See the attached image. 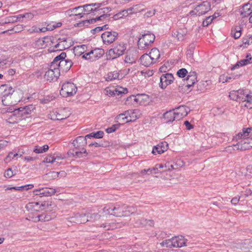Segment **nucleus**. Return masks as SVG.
Listing matches in <instances>:
<instances>
[{
  "instance_id": "f257e3e1",
  "label": "nucleus",
  "mask_w": 252,
  "mask_h": 252,
  "mask_svg": "<svg viewBox=\"0 0 252 252\" xmlns=\"http://www.w3.org/2000/svg\"><path fill=\"white\" fill-rule=\"evenodd\" d=\"M252 130L251 128H243V131L239 132L236 136V140H242L239 142L236 145L227 147V151L230 150L233 147H235L237 150L241 151H245L252 148V137H249L251 131Z\"/></svg>"
},
{
  "instance_id": "f03ea898",
  "label": "nucleus",
  "mask_w": 252,
  "mask_h": 252,
  "mask_svg": "<svg viewBox=\"0 0 252 252\" xmlns=\"http://www.w3.org/2000/svg\"><path fill=\"white\" fill-rule=\"evenodd\" d=\"M87 138L82 136L77 137L72 142L74 148L72 151H69L68 152L70 157L75 158H82L83 157V154H86L87 151L84 148V147L87 144Z\"/></svg>"
},
{
  "instance_id": "7ed1b4c3",
  "label": "nucleus",
  "mask_w": 252,
  "mask_h": 252,
  "mask_svg": "<svg viewBox=\"0 0 252 252\" xmlns=\"http://www.w3.org/2000/svg\"><path fill=\"white\" fill-rule=\"evenodd\" d=\"M66 53L62 52L60 55L56 57L52 62V67L56 66L60 71L66 72L68 71L73 64L71 60L65 59Z\"/></svg>"
},
{
  "instance_id": "20e7f679",
  "label": "nucleus",
  "mask_w": 252,
  "mask_h": 252,
  "mask_svg": "<svg viewBox=\"0 0 252 252\" xmlns=\"http://www.w3.org/2000/svg\"><path fill=\"white\" fill-rule=\"evenodd\" d=\"M1 113L4 115L6 121L10 124H15L20 121L23 120L20 110L12 107L3 108L1 110Z\"/></svg>"
},
{
  "instance_id": "39448f33",
  "label": "nucleus",
  "mask_w": 252,
  "mask_h": 252,
  "mask_svg": "<svg viewBox=\"0 0 252 252\" xmlns=\"http://www.w3.org/2000/svg\"><path fill=\"white\" fill-rule=\"evenodd\" d=\"M155 39V35L148 32L139 38L137 44L138 49L143 50L148 48L154 42Z\"/></svg>"
},
{
  "instance_id": "423d86ee",
  "label": "nucleus",
  "mask_w": 252,
  "mask_h": 252,
  "mask_svg": "<svg viewBox=\"0 0 252 252\" xmlns=\"http://www.w3.org/2000/svg\"><path fill=\"white\" fill-rule=\"evenodd\" d=\"M211 9V4L210 2L205 0L197 5L189 15L200 16L206 14Z\"/></svg>"
},
{
  "instance_id": "0eeeda50",
  "label": "nucleus",
  "mask_w": 252,
  "mask_h": 252,
  "mask_svg": "<svg viewBox=\"0 0 252 252\" xmlns=\"http://www.w3.org/2000/svg\"><path fill=\"white\" fill-rule=\"evenodd\" d=\"M186 83L183 84V86L179 85L178 89L180 92H185L189 90V89L193 86V85L197 82V75L195 72H190L186 79Z\"/></svg>"
},
{
  "instance_id": "6e6552de",
  "label": "nucleus",
  "mask_w": 252,
  "mask_h": 252,
  "mask_svg": "<svg viewBox=\"0 0 252 252\" xmlns=\"http://www.w3.org/2000/svg\"><path fill=\"white\" fill-rule=\"evenodd\" d=\"M77 90V87L73 83L68 82L63 84L60 94L63 96L66 97L75 94Z\"/></svg>"
},
{
  "instance_id": "1a4fd4ad",
  "label": "nucleus",
  "mask_w": 252,
  "mask_h": 252,
  "mask_svg": "<svg viewBox=\"0 0 252 252\" xmlns=\"http://www.w3.org/2000/svg\"><path fill=\"white\" fill-rule=\"evenodd\" d=\"M126 50L124 44H119L108 51V56L109 59H114L123 55Z\"/></svg>"
},
{
  "instance_id": "9d476101",
  "label": "nucleus",
  "mask_w": 252,
  "mask_h": 252,
  "mask_svg": "<svg viewBox=\"0 0 252 252\" xmlns=\"http://www.w3.org/2000/svg\"><path fill=\"white\" fill-rule=\"evenodd\" d=\"M52 67V62L51 63L50 68L46 71L44 78L49 82L55 81L57 80L60 75V72L59 68L56 66Z\"/></svg>"
},
{
  "instance_id": "9b49d317",
  "label": "nucleus",
  "mask_w": 252,
  "mask_h": 252,
  "mask_svg": "<svg viewBox=\"0 0 252 252\" xmlns=\"http://www.w3.org/2000/svg\"><path fill=\"white\" fill-rule=\"evenodd\" d=\"M139 111L138 109L128 110L117 115L116 119L119 120L122 117L126 115L129 119L126 121V122H134L139 118Z\"/></svg>"
},
{
  "instance_id": "f8f14e48",
  "label": "nucleus",
  "mask_w": 252,
  "mask_h": 252,
  "mask_svg": "<svg viewBox=\"0 0 252 252\" xmlns=\"http://www.w3.org/2000/svg\"><path fill=\"white\" fill-rule=\"evenodd\" d=\"M118 33L116 32H105L101 34V38L106 45L113 43L118 37Z\"/></svg>"
},
{
  "instance_id": "ddd939ff",
  "label": "nucleus",
  "mask_w": 252,
  "mask_h": 252,
  "mask_svg": "<svg viewBox=\"0 0 252 252\" xmlns=\"http://www.w3.org/2000/svg\"><path fill=\"white\" fill-rule=\"evenodd\" d=\"M174 79V77L171 73L162 74L160 77L159 87L162 89L166 88L168 85L173 82Z\"/></svg>"
},
{
  "instance_id": "4468645a",
  "label": "nucleus",
  "mask_w": 252,
  "mask_h": 252,
  "mask_svg": "<svg viewBox=\"0 0 252 252\" xmlns=\"http://www.w3.org/2000/svg\"><path fill=\"white\" fill-rule=\"evenodd\" d=\"M58 191L57 189L54 188H44L35 189L33 192L35 195L51 196Z\"/></svg>"
},
{
  "instance_id": "2eb2a0df",
  "label": "nucleus",
  "mask_w": 252,
  "mask_h": 252,
  "mask_svg": "<svg viewBox=\"0 0 252 252\" xmlns=\"http://www.w3.org/2000/svg\"><path fill=\"white\" fill-rule=\"evenodd\" d=\"M144 96V94H138L136 95H130L126 98L125 104L130 106H137L142 103L143 99V97Z\"/></svg>"
},
{
  "instance_id": "dca6fc26",
  "label": "nucleus",
  "mask_w": 252,
  "mask_h": 252,
  "mask_svg": "<svg viewBox=\"0 0 252 252\" xmlns=\"http://www.w3.org/2000/svg\"><path fill=\"white\" fill-rule=\"evenodd\" d=\"M100 7V6H97V5L96 6V8L94 12V14H97V15L95 18L91 19V23H93L94 22H95L96 21H102L104 20H107L108 17L110 15V14H104L103 8Z\"/></svg>"
},
{
  "instance_id": "f3484780",
  "label": "nucleus",
  "mask_w": 252,
  "mask_h": 252,
  "mask_svg": "<svg viewBox=\"0 0 252 252\" xmlns=\"http://www.w3.org/2000/svg\"><path fill=\"white\" fill-rule=\"evenodd\" d=\"M102 5V3H91L88 4H86L83 5V6H79L76 8V10L80 9L82 12H86L85 14H88L90 13H94L96 10V7L101 6Z\"/></svg>"
},
{
  "instance_id": "a211bd4d",
  "label": "nucleus",
  "mask_w": 252,
  "mask_h": 252,
  "mask_svg": "<svg viewBox=\"0 0 252 252\" xmlns=\"http://www.w3.org/2000/svg\"><path fill=\"white\" fill-rule=\"evenodd\" d=\"M134 219L135 220V224L137 227L152 226L154 224L153 220H147L143 218H140L139 216L135 217Z\"/></svg>"
},
{
  "instance_id": "6ab92c4d",
  "label": "nucleus",
  "mask_w": 252,
  "mask_h": 252,
  "mask_svg": "<svg viewBox=\"0 0 252 252\" xmlns=\"http://www.w3.org/2000/svg\"><path fill=\"white\" fill-rule=\"evenodd\" d=\"M176 115L177 120H180L182 118L186 116L189 112L190 111V109L189 107L186 106H180L178 107L175 108L173 109Z\"/></svg>"
},
{
  "instance_id": "aec40b11",
  "label": "nucleus",
  "mask_w": 252,
  "mask_h": 252,
  "mask_svg": "<svg viewBox=\"0 0 252 252\" xmlns=\"http://www.w3.org/2000/svg\"><path fill=\"white\" fill-rule=\"evenodd\" d=\"M14 92V89L9 85L3 84L0 86V94L2 97L6 98L12 94Z\"/></svg>"
},
{
  "instance_id": "412c9836",
  "label": "nucleus",
  "mask_w": 252,
  "mask_h": 252,
  "mask_svg": "<svg viewBox=\"0 0 252 252\" xmlns=\"http://www.w3.org/2000/svg\"><path fill=\"white\" fill-rule=\"evenodd\" d=\"M173 239L175 248H181L183 246H187L189 244L188 240L185 239L183 236L173 237Z\"/></svg>"
},
{
  "instance_id": "4be33fe9",
  "label": "nucleus",
  "mask_w": 252,
  "mask_h": 252,
  "mask_svg": "<svg viewBox=\"0 0 252 252\" xmlns=\"http://www.w3.org/2000/svg\"><path fill=\"white\" fill-rule=\"evenodd\" d=\"M123 211V205L121 206L119 204H117L113 209H111L110 208L106 209V208H104L103 209V212L104 213L114 216L117 217H121V216H117L116 214H117V213L118 212Z\"/></svg>"
},
{
  "instance_id": "5701e85b",
  "label": "nucleus",
  "mask_w": 252,
  "mask_h": 252,
  "mask_svg": "<svg viewBox=\"0 0 252 252\" xmlns=\"http://www.w3.org/2000/svg\"><path fill=\"white\" fill-rule=\"evenodd\" d=\"M18 109L20 110V113L22 114V117L24 120L28 117L26 116L27 115L32 114V112L35 109V107L33 105H30L20 107Z\"/></svg>"
},
{
  "instance_id": "b1692460",
  "label": "nucleus",
  "mask_w": 252,
  "mask_h": 252,
  "mask_svg": "<svg viewBox=\"0 0 252 252\" xmlns=\"http://www.w3.org/2000/svg\"><path fill=\"white\" fill-rule=\"evenodd\" d=\"M168 144L166 142H162L154 147L152 153L154 155L161 154L167 150Z\"/></svg>"
},
{
  "instance_id": "393cba45",
  "label": "nucleus",
  "mask_w": 252,
  "mask_h": 252,
  "mask_svg": "<svg viewBox=\"0 0 252 252\" xmlns=\"http://www.w3.org/2000/svg\"><path fill=\"white\" fill-rule=\"evenodd\" d=\"M187 33L186 28H180L173 32L172 35L173 37L177 38L179 41H183Z\"/></svg>"
},
{
  "instance_id": "a878e982",
  "label": "nucleus",
  "mask_w": 252,
  "mask_h": 252,
  "mask_svg": "<svg viewBox=\"0 0 252 252\" xmlns=\"http://www.w3.org/2000/svg\"><path fill=\"white\" fill-rule=\"evenodd\" d=\"M141 63L145 66H149L151 64L155 63L149 54H143L140 59Z\"/></svg>"
},
{
  "instance_id": "bb28decb",
  "label": "nucleus",
  "mask_w": 252,
  "mask_h": 252,
  "mask_svg": "<svg viewBox=\"0 0 252 252\" xmlns=\"http://www.w3.org/2000/svg\"><path fill=\"white\" fill-rule=\"evenodd\" d=\"M123 212H118L116 215L117 216L123 217L128 216L130 214L133 213L135 211V209L134 207L126 206L124 205H123Z\"/></svg>"
},
{
  "instance_id": "cd10ccee",
  "label": "nucleus",
  "mask_w": 252,
  "mask_h": 252,
  "mask_svg": "<svg viewBox=\"0 0 252 252\" xmlns=\"http://www.w3.org/2000/svg\"><path fill=\"white\" fill-rule=\"evenodd\" d=\"M177 116L173 109L172 110H170L169 111H167L163 114V118L166 120V123H171L175 120H178L176 118Z\"/></svg>"
},
{
  "instance_id": "c85d7f7f",
  "label": "nucleus",
  "mask_w": 252,
  "mask_h": 252,
  "mask_svg": "<svg viewBox=\"0 0 252 252\" xmlns=\"http://www.w3.org/2000/svg\"><path fill=\"white\" fill-rule=\"evenodd\" d=\"M252 13V4L247 3L243 5L241 10V15L247 17Z\"/></svg>"
},
{
  "instance_id": "c756f323",
  "label": "nucleus",
  "mask_w": 252,
  "mask_h": 252,
  "mask_svg": "<svg viewBox=\"0 0 252 252\" xmlns=\"http://www.w3.org/2000/svg\"><path fill=\"white\" fill-rule=\"evenodd\" d=\"M92 60L96 61L101 58L103 54V51L100 49H95L91 51Z\"/></svg>"
},
{
  "instance_id": "7c9ffc66",
  "label": "nucleus",
  "mask_w": 252,
  "mask_h": 252,
  "mask_svg": "<svg viewBox=\"0 0 252 252\" xmlns=\"http://www.w3.org/2000/svg\"><path fill=\"white\" fill-rule=\"evenodd\" d=\"M52 219V217L48 214H43L32 218V220L34 222H37L39 221H48Z\"/></svg>"
},
{
  "instance_id": "2f4dec72",
  "label": "nucleus",
  "mask_w": 252,
  "mask_h": 252,
  "mask_svg": "<svg viewBox=\"0 0 252 252\" xmlns=\"http://www.w3.org/2000/svg\"><path fill=\"white\" fill-rule=\"evenodd\" d=\"M149 55L155 63L158 62L160 56L159 51L157 48L152 49Z\"/></svg>"
},
{
  "instance_id": "473e14b6",
  "label": "nucleus",
  "mask_w": 252,
  "mask_h": 252,
  "mask_svg": "<svg viewBox=\"0 0 252 252\" xmlns=\"http://www.w3.org/2000/svg\"><path fill=\"white\" fill-rule=\"evenodd\" d=\"M252 63V58H250L249 59H246L241 60V61L238 62L232 68L231 70H234V69L238 68L240 66H242L243 65H246L248 63Z\"/></svg>"
},
{
  "instance_id": "72a5a7b5",
  "label": "nucleus",
  "mask_w": 252,
  "mask_h": 252,
  "mask_svg": "<svg viewBox=\"0 0 252 252\" xmlns=\"http://www.w3.org/2000/svg\"><path fill=\"white\" fill-rule=\"evenodd\" d=\"M128 10L129 11V13L133 14L144 11L145 10L143 8V5L139 4L128 8Z\"/></svg>"
},
{
  "instance_id": "f704fd0d",
  "label": "nucleus",
  "mask_w": 252,
  "mask_h": 252,
  "mask_svg": "<svg viewBox=\"0 0 252 252\" xmlns=\"http://www.w3.org/2000/svg\"><path fill=\"white\" fill-rule=\"evenodd\" d=\"M19 21H26L31 20L33 17V14L32 13H26L18 15Z\"/></svg>"
},
{
  "instance_id": "c9c22d12",
  "label": "nucleus",
  "mask_w": 252,
  "mask_h": 252,
  "mask_svg": "<svg viewBox=\"0 0 252 252\" xmlns=\"http://www.w3.org/2000/svg\"><path fill=\"white\" fill-rule=\"evenodd\" d=\"M87 46L85 45H82L75 47L74 48V53L75 56H81L83 54L85 51Z\"/></svg>"
},
{
  "instance_id": "e433bc0d",
  "label": "nucleus",
  "mask_w": 252,
  "mask_h": 252,
  "mask_svg": "<svg viewBox=\"0 0 252 252\" xmlns=\"http://www.w3.org/2000/svg\"><path fill=\"white\" fill-rule=\"evenodd\" d=\"M246 98L244 100L243 102H246L245 106L248 108H252V93H247L245 96Z\"/></svg>"
},
{
  "instance_id": "4c0bfd02",
  "label": "nucleus",
  "mask_w": 252,
  "mask_h": 252,
  "mask_svg": "<svg viewBox=\"0 0 252 252\" xmlns=\"http://www.w3.org/2000/svg\"><path fill=\"white\" fill-rule=\"evenodd\" d=\"M38 202H30L26 206V208L28 211H37L39 207Z\"/></svg>"
},
{
  "instance_id": "58836bf2",
  "label": "nucleus",
  "mask_w": 252,
  "mask_h": 252,
  "mask_svg": "<svg viewBox=\"0 0 252 252\" xmlns=\"http://www.w3.org/2000/svg\"><path fill=\"white\" fill-rule=\"evenodd\" d=\"M62 158L60 157L56 156L55 157L52 155H48L47 156L43 161V163H54L56 160L62 159Z\"/></svg>"
},
{
  "instance_id": "ea45409f",
  "label": "nucleus",
  "mask_w": 252,
  "mask_h": 252,
  "mask_svg": "<svg viewBox=\"0 0 252 252\" xmlns=\"http://www.w3.org/2000/svg\"><path fill=\"white\" fill-rule=\"evenodd\" d=\"M49 149V146L45 145L42 147L39 146H34L33 151L36 154H40L46 152Z\"/></svg>"
},
{
  "instance_id": "a19ab883",
  "label": "nucleus",
  "mask_w": 252,
  "mask_h": 252,
  "mask_svg": "<svg viewBox=\"0 0 252 252\" xmlns=\"http://www.w3.org/2000/svg\"><path fill=\"white\" fill-rule=\"evenodd\" d=\"M104 132L102 131H98L96 132H92L86 135V138H91L94 137L95 138H101L103 136Z\"/></svg>"
},
{
  "instance_id": "79ce46f5",
  "label": "nucleus",
  "mask_w": 252,
  "mask_h": 252,
  "mask_svg": "<svg viewBox=\"0 0 252 252\" xmlns=\"http://www.w3.org/2000/svg\"><path fill=\"white\" fill-rule=\"evenodd\" d=\"M161 246L169 248H175L173 238L165 240L160 243Z\"/></svg>"
},
{
  "instance_id": "37998d69",
  "label": "nucleus",
  "mask_w": 252,
  "mask_h": 252,
  "mask_svg": "<svg viewBox=\"0 0 252 252\" xmlns=\"http://www.w3.org/2000/svg\"><path fill=\"white\" fill-rule=\"evenodd\" d=\"M119 77V74L117 72H111L107 74L105 79L107 81H111L116 79H118Z\"/></svg>"
},
{
  "instance_id": "c03bdc74",
  "label": "nucleus",
  "mask_w": 252,
  "mask_h": 252,
  "mask_svg": "<svg viewBox=\"0 0 252 252\" xmlns=\"http://www.w3.org/2000/svg\"><path fill=\"white\" fill-rule=\"evenodd\" d=\"M78 220H77L78 223H84L89 221L88 216L86 214L77 213Z\"/></svg>"
},
{
  "instance_id": "a18cd8bd",
  "label": "nucleus",
  "mask_w": 252,
  "mask_h": 252,
  "mask_svg": "<svg viewBox=\"0 0 252 252\" xmlns=\"http://www.w3.org/2000/svg\"><path fill=\"white\" fill-rule=\"evenodd\" d=\"M248 93V92L246 90H239L237 91L239 101L243 102Z\"/></svg>"
},
{
  "instance_id": "49530a36",
  "label": "nucleus",
  "mask_w": 252,
  "mask_h": 252,
  "mask_svg": "<svg viewBox=\"0 0 252 252\" xmlns=\"http://www.w3.org/2000/svg\"><path fill=\"white\" fill-rule=\"evenodd\" d=\"M3 21V22H2V24H8V23H14L15 22H17V21H19V18H18V15H17L16 16H10V17H7Z\"/></svg>"
},
{
  "instance_id": "de8ad7c7",
  "label": "nucleus",
  "mask_w": 252,
  "mask_h": 252,
  "mask_svg": "<svg viewBox=\"0 0 252 252\" xmlns=\"http://www.w3.org/2000/svg\"><path fill=\"white\" fill-rule=\"evenodd\" d=\"M60 174H62L63 175H64L65 172L64 171H61L59 172L53 171L48 173V174H47V175L48 176V177L50 179H54L58 177Z\"/></svg>"
},
{
  "instance_id": "09e8293b",
  "label": "nucleus",
  "mask_w": 252,
  "mask_h": 252,
  "mask_svg": "<svg viewBox=\"0 0 252 252\" xmlns=\"http://www.w3.org/2000/svg\"><path fill=\"white\" fill-rule=\"evenodd\" d=\"M87 216H88L89 221H94L100 218V215L98 213L88 214Z\"/></svg>"
},
{
  "instance_id": "8fccbe9b",
  "label": "nucleus",
  "mask_w": 252,
  "mask_h": 252,
  "mask_svg": "<svg viewBox=\"0 0 252 252\" xmlns=\"http://www.w3.org/2000/svg\"><path fill=\"white\" fill-rule=\"evenodd\" d=\"M62 24L61 22H52L50 24L47 26L46 28L47 30L52 31L57 28H59L62 26Z\"/></svg>"
},
{
  "instance_id": "3c124183",
  "label": "nucleus",
  "mask_w": 252,
  "mask_h": 252,
  "mask_svg": "<svg viewBox=\"0 0 252 252\" xmlns=\"http://www.w3.org/2000/svg\"><path fill=\"white\" fill-rule=\"evenodd\" d=\"M155 12H156L155 9H147V11H146L144 15V17L145 18L151 17L153 15H155Z\"/></svg>"
},
{
  "instance_id": "603ef678",
  "label": "nucleus",
  "mask_w": 252,
  "mask_h": 252,
  "mask_svg": "<svg viewBox=\"0 0 252 252\" xmlns=\"http://www.w3.org/2000/svg\"><path fill=\"white\" fill-rule=\"evenodd\" d=\"M187 74L188 71L184 68L180 69L177 72V75L180 78L185 77Z\"/></svg>"
},
{
  "instance_id": "864d4df0",
  "label": "nucleus",
  "mask_w": 252,
  "mask_h": 252,
  "mask_svg": "<svg viewBox=\"0 0 252 252\" xmlns=\"http://www.w3.org/2000/svg\"><path fill=\"white\" fill-rule=\"evenodd\" d=\"M15 172L12 170L11 168L7 169L4 172V176L7 178H10L15 175Z\"/></svg>"
},
{
  "instance_id": "5fc2aeb1",
  "label": "nucleus",
  "mask_w": 252,
  "mask_h": 252,
  "mask_svg": "<svg viewBox=\"0 0 252 252\" xmlns=\"http://www.w3.org/2000/svg\"><path fill=\"white\" fill-rule=\"evenodd\" d=\"M120 123L119 124H115L113 125L112 126L107 128L106 129V131L108 133H110L114 132L117 129H118L120 126Z\"/></svg>"
},
{
  "instance_id": "6e6d98bb",
  "label": "nucleus",
  "mask_w": 252,
  "mask_h": 252,
  "mask_svg": "<svg viewBox=\"0 0 252 252\" xmlns=\"http://www.w3.org/2000/svg\"><path fill=\"white\" fill-rule=\"evenodd\" d=\"M135 59L133 56H131L130 55H127L125 59V62L128 63H135Z\"/></svg>"
},
{
  "instance_id": "4d7b16f0",
  "label": "nucleus",
  "mask_w": 252,
  "mask_h": 252,
  "mask_svg": "<svg viewBox=\"0 0 252 252\" xmlns=\"http://www.w3.org/2000/svg\"><path fill=\"white\" fill-rule=\"evenodd\" d=\"M214 20V18H212V16H208L203 21L202 25L204 27H207Z\"/></svg>"
},
{
  "instance_id": "13d9d810",
  "label": "nucleus",
  "mask_w": 252,
  "mask_h": 252,
  "mask_svg": "<svg viewBox=\"0 0 252 252\" xmlns=\"http://www.w3.org/2000/svg\"><path fill=\"white\" fill-rule=\"evenodd\" d=\"M229 97L231 99H232L233 100L239 101L237 91H233L231 92L229 94Z\"/></svg>"
},
{
  "instance_id": "bf43d9fd",
  "label": "nucleus",
  "mask_w": 252,
  "mask_h": 252,
  "mask_svg": "<svg viewBox=\"0 0 252 252\" xmlns=\"http://www.w3.org/2000/svg\"><path fill=\"white\" fill-rule=\"evenodd\" d=\"M66 41V39L65 38H63V40H62L59 43L55 45V48H58V47H59V46H63V49L68 48L69 47V45L64 44Z\"/></svg>"
},
{
  "instance_id": "052dcab7",
  "label": "nucleus",
  "mask_w": 252,
  "mask_h": 252,
  "mask_svg": "<svg viewBox=\"0 0 252 252\" xmlns=\"http://www.w3.org/2000/svg\"><path fill=\"white\" fill-rule=\"evenodd\" d=\"M125 91H127L126 89L123 88H119L115 89V94L117 95H119L121 94H124Z\"/></svg>"
},
{
  "instance_id": "680f3d73",
  "label": "nucleus",
  "mask_w": 252,
  "mask_h": 252,
  "mask_svg": "<svg viewBox=\"0 0 252 252\" xmlns=\"http://www.w3.org/2000/svg\"><path fill=\"white\" fill-rule=\"evenodd\" d=\"M24 27L22 25H17L13 27L12 31L15 32H18L23 31Z\"/></svg>"
},
{
  "instance_id": "e2e57ef3",
  "label": "nucleus",
  "mask_w": 252,
  "mask_h": 252,
  "mask_svg": "<svg viewBox=\"0 0 252 252\" xmlns=\"http://www.w3.org/2000/svg\"><path fill=\"white\" fill-rule=\"evenodd\" d=\"M91 51L88 53H86L83 55L82 58L88 60L90 62H93V60H92V55L91 54Z\"/></svg>"
},
{
  "instance_id": "0e129e2a",
  "label": "nucleus",
  "mask_w": 252,
  "mask_h": 252,
  "mask_svg": "<svg viewBox=\"0 0 252 252\" xmlns=\"http://www.w3.org/2000/svg\"><path fill=\"white\" fill-rule=\"evenodd\" d=\"M77 217V214H75L74 216L69 218V221L71 222L78 223V222L77 221L78 220Z\"/></svg>"
},
{
  "instance_id": "69168bd1",
  "label": "nucleus",
  "mask_w": 252,
  "mask_h": 252,
  "mask_svg": "<svg viewBox=\"0 0 252 252\" xmlns=\"http://www.w3.org/2000/svg\"><path fill=\"white\" fill-rule=\"evenodd\" d=\"M141 73L142 74H144V75L145 77H149L152 76L154 74L153 71L150 70L146 71L145 72L142 71Z\"/></svg>"
},
{
  "instance_id": "338daca9",
  "label": "nucleus",
  "mask_w": 252,
  "mask_h": 252,
  "mask_svg": "<svg viewBox=\"0 0 252 252\" xmlns=\"http://www.w3.org/2000/svg\"><path fill=\"white\" fill-rule=\"evenodd\" d=\"M12 156H13V152H10L9 153L8 155L7 156V157L4 159V161L6 163H8L10 162L11 159H12Z\"/></svg>"
},
{
  "instance_id": "774afa93",
  "label": "nucleus",
  "mask_w": 252,
  "mask_h": 252,
  "mask_svg": "<svg viewBox=\"0 0 252 252\" xmlns=\"http://www.w3.org/2000/svg\"><path fill=\"white\" fill-rule=\"evenodd\" d=\"M129 119H128V116H126V115H125V116H124L123 117H122L119 120H117V121H120V123H121L122 124H125V123H126L127 122H126V120H128Z\"/></svg>"
}]
</instances>
